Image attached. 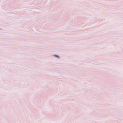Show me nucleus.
<instances>
[{
    "instance_id": "nucleus-1",
    "label": "nucleus",
    "mask_w": 123,
    "mask_h": 123,
    "mask_svg": "<svg viewBox=\"0 0 123 123\" xmlns=\"http://www.w3.org/2000/svg\"><path fill=\"white\" fill-rule=\"evenodd\" d=\"M54 55V56H55L56 57H57L58 58H59V56L58 55Z\"/></svg>"
}]
</instances>
